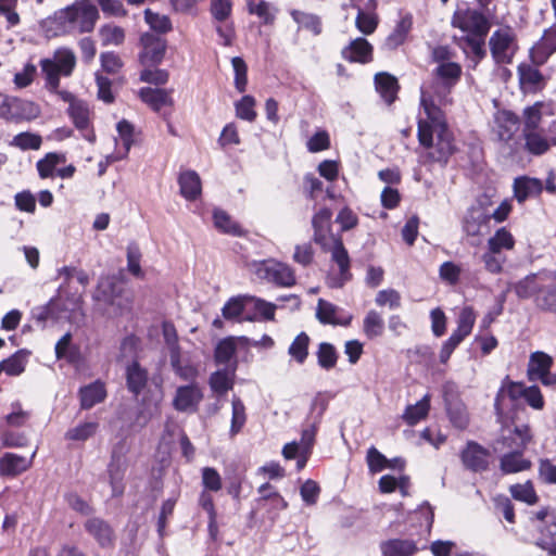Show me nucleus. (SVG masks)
Here are the masks:
<instances>
[{
	"instance_id": "nucleus-1",
	"label": "nucleus",
	"mask_w": 556,
	"mask_h": 556,
	"mask_svg": "<svg viewBox=\"0 0 556 556\" xmlns=\"http://www.w3.org/2000/svg\"><path fill=\"white\" fill-rule=\"evenodd\" d=\"M420 104L427 119H419L417 135L419 143L428 150L419 154V163L424 166L439 164L444 167L456 151L454 136L443 111L424 88L420 91Z\"/></svg>"
},
{
	"instance_id": "nucleus-2",
	"label": "nucleus",
	"mask_w": 556,
	"mask_h": 556,
	"mask_svg": "<svg viewBox=\"0 0 556 556\" xmlns=\"http://www.w3.org/2000/svg\"><path fill=\"white\" fill-rule=\"evenodd\" d=\"M531 441L532 433L528 425L515 427L514 431L503 439V443L511 448L500 458V469L504 475L517 473L531 468V460L523 457V452Z\"/></svg>"
},
{
	"instance_id": "nucleus-3",
	"label": "nucleus",
	"mask_w": 556,
	"mask_h": 556,
	"mask_svg": "<svg viewBox=\"0 0 556 556\" xmlns=\"http://www.w3.org/2000/svg\"><path fill=\"white\" fill-rule=\"evenodd\" d=\"M92 299L112 316H122L131 309L132 299L114 276H101Z\"/></svg>"
},
{
	"instance_id": "nucleus-4",
	"label": "nucleus",
	"mask_w": 556,
	"mask_h": 556,
	"mask_svg": "<svg viewBox=\"0 0 556 556\" xmlns=\"http://www.w3.org/2000/svg\"><path fill=\"white\" fill-rule=\"evenodd\" d=\"M77 315L84 316L81 294H73L67 296V299L56 295L51 298L47 304L31 309V318L42 324L49 318L55 320L64 318L75 321Z\"/></svg>"
},
{
	"instance_id": "nucleus-5",
	"label": "nucleus",
	"mask_w": 556,
	"mask_h": 556,
	"mask_svg": "<svg viewBox=\"0 0 556 556\" xmlns=\"http://www.w3.org/2000/svg\"><path fill=\"white\" fill-rule=\"evenodd\" d=\"M249 267L257 278L278 287L290 288L296 283L293 268L277 260L252 261Z\"/></svg>"
},
{
	"instance_id": "nucleus-6",
	"label": "nucleus",
	"mask_w": 556,
	"mask_h": 556,
	"mask_svg": "<svg viewBox=\"0 0 556 556\" xmlns=\"http://www.w3.org/2000/svg\"><path fill=\"white\" fill-rule=\"evenodd\" d=\"M489 205L490 199L484 197L467 208L462 220L467 237L481 238L490 231Z\"/></svg>"
},
{
	"instance_id": "nucleus-7",
	"label": "nucleus",
	"mask_w": 556,
	"mask_h": 556,
	"mask_svg": "<svg viewBox=\"0 0 556 556\" xmlns=\"http://www.w3.org/2000/svg\"><path fill=\"white\" fill-rule=\"evenodd\" d=\"M99 17L97 7L91 0H80L60 12L59 18L68 23L77 24L81 33H89L93 29Z\"/></svg>"
},
{
	"instance_id": "nucleus-8",
	"label": "nucleus",
	"mask_w": 556,
	"mask_h": 556,
	"mask_svg": "<svg viewBox=\"0 0 556 556\" xmlns=\"http://www.w3.org/2000/svg\"><path fill=\"white\" fill-rule=\"evenodd\" d=\"M128 447L125 440L117 442L111 453V459L108 465L109 482L112 488V496L117 497L124 493V477L127 470Z\"/></svg>"
},
{
	"instance_id": "nucleus-9",
	"label": "nucleus",
	"mask_w": 556,
	"mask_h": 556,
	"mask_svg": "<svg viewBox=\"0 0 556 556\" xmlns=\"http://www.w3.org/2000/svg\"><path fill=\"white\" fill-rule=\"evenodd\" d=\"M489 46L492 58L498 64L510 63L518 50L516 35L514 30L507 26L493 31L489 39Z\"/></svg>"
},
{
	"instance_id": "nucleus-10",
	"label": "nucleus",
	"mask_w": 556,
	"mask_h": 556,
	"mask_svg": "<svg viewBox=\"0 0 556 556\" xmlns=\"http://www.w3.org/2000/svg\"><path fill=\"white\" fill-rule=\"evenodd\" d=\"M554 358L545 352L535 351L529 356L527 377L530 381H540L544 387H556V372L552 371Z\"/></svg>"
},
{
	"instance_id": "nucleus-11",
	"label": "nucleus",
	"mask_w": 556,
	"mask_h": 556,
	"mask_svg": "<svg viewBox=\"0 0 556 556\" xmlns=\"http://www.w3.org/2000/svg\"><path fill=\"white\" fill-rule=\"evenodd\" d=\"M39 114V106L33 101L0 96V117L7 121H31Z\"/></svg>"
},
{
	"instance_id": "nucleus-12",
	"label": "nucleus",
	"mask_w": 556,
	"mask_h": 556,
	"mask_svg": "<svg viewBox=\"0 0 556 556\" xmlns=\"http://www.w3.org/2000/svg\"><path fill=\"white\" fill-rule=\"evenodd\" d=\"M327 408V403L324 400L316 397L311 405V414L305 420L301 439L298 442L302 451L313 452L316 434L323 419V415Z\"/></svg>"
},
{
	"instance_id": "nucleus-13",
	"label": "nucleus",
	"mask_w": 556,
	"mask_h": 556,
	"mask_svg": "<svg viewBox=\"0 0 556 556\" xmlns=\"http://www.w3.org/2000/svg\"><path fill=\"white\" fill-rule=\"evenodd\" d=\"M452 25L463 34H488L490 29L484 14L476 9L457 10L452 17Z\"/></svg>"
},
{
	"instance_id": "nucleus-14",
	"label": "nucleus",
	"mask_w": 556,
	"mask_h": 556,
	"mask_svg": "<svg viewBox=\"0 0 556 556\" xmlns=\"http://www.w3.org/2000/svg\"><path fill=\"white\" fill-rule=\"evenodd\" d=\"M526 388L525 383L511 381L508 377L502 381L494 400V409L498 420L503 421L509 405L514 406L518 399L523 397Z\"/></svg>"
},
{
	"instance_id": "nucleus-15",
	"label": "nucleus",
	"mask_w": 556,
	"mask_h": 556,
	"mask_svg": "<svg viewBox=\"0 0 556 556\" xmlns=\"http://www.w3.org/2000/svg\"><path fill=\"white\" fill-rule=\"evenodd\" d=\"M333 244L330 249L331 260L339 266V274L330 277L328 285L331 288H342L348 281L352 279L351 261L346 249L343 245L341 238H332Z\"/></svg>"
},
{
	"instance_id": "nucleus-16",
	"label": "nucleus",
	"mask_w": 556,
	"mask_h": 556,
	"mask_svg": "<svg viewBox=\"0 0 556 556\" xmlns=\"http://www.w3.org/2000/svg\"><path fill=\"white\" fill-rule=\"evenodd\" d=\"M142 50L139 53V61L143 66L159 65L166 52V40L151 33H144L140 37Z\"/></svg>"
},
{
	"instance_id": "nucleus-17",
	"label": "nucleus",
	"mask_w": 556,
	"mask_h": 556,
	"mask_svg": "<svg viewBox=\"0 0 556 556\" xmlns=\"http://www.w3.org/2000/svg\"><path fill=\"white\" fill-rule=\"evenodd\" d=\"M203 400L202 389L197 383L178 387L173 399V406L182 413H194Z\"/></svg>"
},
{
	"instance_id": "nucleus-18",
	"label": "nucleus",
	"mask_w": 556,
	"mask_h": 556,
	"mask_svg": "<svg viewBox=\"0 0 556 556\" xmlns=\"http://www.w3.org/2000/svg\"><path fill=\"white\" fill-rule=\"evenodd\" d=\"M172 89H160L143 87L139 90V97L147 105H149L154 112L161 114L164 118H167L169 112H165V108H172L174 105Z\"/></svg>"
},
{
	"instance_id": "nucleus-19",
	"label": "nucleus",
	"mask_w": 556,
	"mask_h": 556,
	"mask_svg": "<svg viewBox=\"0 0 556 556\" xmlns=\"http://www.w3.org/2000/svg\"><path fill=\"white\" fill-rule=\"evenodd\" d=\"M488 34H463L454 36L453 41L477 65L485 55V38Z\"/></svg>"
},
{
	"instance_id": "nucleus-20",
	"label": "nucleus",
	"mask_w": 556,
	"mask_h": 556,
	"mask_svg": "<svg viewBox=\"0 0 556 556\" xmlns=\"http://www.w3.org/2000/svg\"><path fill=\"white\" fill-rule=\"evenodd\" d=\"M413 24L414 21L410 13L400 12L399 20L396 21L392 31L384 39L382 48L388 51H394L399 47L403 46L408 39V35L413 29Z\"/></svg>"
},
{
	"instance_id": "nucleus-21",
	"label": "nucleus",
	"mask_w": 556,
	"mask_h": 556,
	"mask_svg": "<svg viewBox=\"0 0 556 556\" xmlns=\"http://www.w3.org/2000/svg\"><path fill=\"white\" fill-rule=\"evenodd\" d=\"M556 52V23L545 29L541 39L530 49L533 64L543 65Z\"/></svg>"
},
{
	"instance_id": "nucleus-22",
	"label": "nucleus",
	"mask_w": 556,
	"mask_h": 556,
	"mask_svg": "<svg viewBox=\"0 0 556 556\" xmlns=\"http://www.w3.org/2000/svg\"><path fill=\"white\" fill-rule=\"evenodd\" d=\"M520 128L518 115L511 111H497L494 115V130L501 141L509 142Z\"/></svg>"
},
{
	"instance_id": "nucleus-23",
	"label": "nucleus",
	"mask_w": 556,
	"mask_h": 556,
	"mask_svg": "<svg viewBox=\"0 0 556 556\" xmlns=\"http://www.w3.org/2000/svg\"><path fill=\"white\" fill-rule=\"evenodd\" d=\"M67 114L75 127L83 132V137L89 142H94L96 135L89 129L90 111L87 103L83 100L72 102V105H68Z\"/></svg>"
},
{
	"instance_id": "nucleus-24",
	"label": "nucleus",
	"mask_w": 556,
	"mask_h": 556,
	"mask_svg": "<svg viewBox=\"0 0 556 556\" xmlns=\"http://www.w3.org/2000/svg\"><path fill=\"white\" fill-rule=\"evenodd\" d=\"M341 55L348 62L367 64L372 61L374 48L367 39L358 37L342 49Z\"/></svg>"
},
{
	"instance_id": "nucleus-25",
	"label": "nucleus",
	"mask_w": 556,
	"mask_h": 556,
	"mask_svg": "<svg viewBox=\"0 0 556 556\" xmlns=\"http://www.w3.org/2000/svg\"><path fill=\"white\" fill-rule=\"evenodd\" d=\"M490 453L476 442H469L462 452V460L466 468L478 472L488 468Z\"/></svg>"
},
{
	"instance_id": "nucleus-26",
	"label": "nucleus",
	"mask_w": 556,
	"mask_h": 556,
	"mask_svg": "<svg viewBox=\"0 0 556 556\" xmlns=\"http://www.w3.org/2000/svg\"><path fill=\"white\" fill-rule=\"evenodd\" d=\"M108 392L104 382L96 380L87 386L79 388L78 396L81 409H90L97 404L104 402Z\"/></svg>"
},
{
	"instance_id": "nucleus-27",
	"label": "nucleus",
	"mask_w": 556,
	"mask_h": 556,
	"mask_svg": "<svg viewBox=\"0 0 556 556\" xmlns=\"http://www.w3.org/2000/svg\"><path fill=\"white\" fill-rule=\"evenodd\" d=\"M382 556H414L418 552L417 543L412 539H389L379 545Z\"/></svg>"
},
{
	"instance_id": "nucleus-28",
	"label": "nucleus",
	"mask_w": 556,
	"mask_h": 556,
	"mask_svg": "<svg viewBox=\"0 0 556 556\" xmlns=\"http://www.w3.org/2000/svg\"><path fill=\"white\" fill-rule=\"evenodd\" d=\"M36 451L30 458L20 456L14 453H5L0 457V475L7 477H15L26 471L30 466Z\"/></svg>"
},
{
	"instance_id": "nucleus-29",
	"label": "nucleus",
	"mask_w": 556,
	"mask_h": 556,
	"mask_svg": "<svg viewBox=\"0 0 556 556\" xmlns=\"http://www.w3.org/2000/svg\"><path fill=\"white\" fill-rule=\"evenodd\" d=\"M514 197L519 203H523L527 199L541 194L543 184L538 178L520 176L514 180Z\"/></svg>"
},
{
	"instance_id": "nucleus-30",
	"label": "nucleus",
	"mask_w": 556,
	"mask_h": 556,
	"mask_svg": "<svg viewBox=\"0 0 556 556\" xmlns=\"http://www.w3.org/2000/svg\"><path fill=\"white\" fill-rule=\"evenodd\" d=\"M251 295H238L229 299L224 305L222 313L226 319H237L253 321L256 319L255 315H244L248 307L251 306Z\"/></svg>"
},
{
	"instance_id": "nucleus-31",
	"label": "nucleus",
	"mask_w": 556,
	"mask_h": 556,
	"mask_svg": "<svg viewBox=\"0 0 556 556\" xmlns=\"http://www.w3.org/2000/svg\"><path fill=\"white\" fill-rule=\"evenodd\" d=\"M340 311L334 304L319 299L316 308V317L323 325H340L349 326L352 321V315L345 317H338L337 313Z\"/></svg>"
},
{
	"instance_id": "nucleus-32",
	"label": "nucleus",
	"mask_w": 556,
	"mask_h": 556,
	"mask_svg": "<svg viewBox=\"0 0 556 556\" xmlns=\"http://www.w3.org/2000/svg\"><path fill=\"white\" fill-rule=\"evenodd\" d=\"M534 544L546 552L548 556H556V510H553L549 519L540 530V535Z\"/></svg>"
},
{
	"instance_id": "nucleus-33",
	"label": "nucleus",
	"mask_w": 556,
	"mask_h": 556,
	"mask_svg": "<svg viewBox=\"0 0 556 556\" xmlns=\"http://www.w3.org/2000/svg\"><path fill=\"white\" fill-rule=\"evenodd\" d=\"M331 217L332 212L328 207L320 208L312 219V225L314 228V241L317 244H320L323 248L326 247L328 235L331 230Z\"/></svg>"
},
{
	"instance_id": "nucleus-34",
	"label": "nucleus",
	"mask_w": 556,
	"mask_h": 556,
	"mask_svg": "<svg viewBox=\"0 0 556 556\" xmlns=\"http://www.w3.org/2000/svg\"><path fill=\"white\" fill-rule=\"evenodd\" d=\"M375 86L377 92L388 105L395 101L400 86L397 79L393 75L386 72L376 74Z\"/></svg>"
},
{
	"instance_id": "nucleus-35",
	"label": "nucleus",
	"mask_w": 556,
	"mask_h": 556,
	"mask_svg": "<svg viewBox=\"0 0 556 556\" xmlns=\"http://www.w3.org/2000/svg\"><path fill=\"white\" fill-rule=\"evenodd\" d=\"M85 529L102 547L112 545L114 533L111 526L103 519L97 517L88 519L85 522Z\"/></svg>"
},
{
	"instance_id": "nucleus-36",
	"label": "nucleus",
	"mask_w": 556,
	"mask_h": 556,
	"mask_svg": "<svg viewBox=\"0 0 556 556\" xmlns=\"http://www.w3.org/2000/svg\"><path fill=\"white\" fill-rule=\"evenodd\" d=\"M538 66L536 64L532 65L529 63H521L518 66V76L521 86L531 91L541 90L545 85L544 77Z\"/></svg>"
},
{
	"instance_id": "nucleus-37",
	"label": "nucleus",
	"mask_w": 556,
	"mask_h": 556,
	"mask_svg": "<svg viewBox=\"0 0 556 556\" xmlns=\"http://www.w3.org/2000/svg\"><path fill=\"white\" fill-rule=\"evenodd\" d=\"M126 383L128 391L135 396L139 395L148 383V371L137 361L126 368Z\"/></svg>"
},
{
	"instance_id": "nucleus-38",
	"label": "nucleus",
	"mask_w": 556,
	"mask_h": 556,
	"mask_svg": "<svg viewBox=\"0 0 556 556\" xmlns=\"http://www.w3.org/2000/svg\"><path fill=\"white\" fill-rule=\"evenodd\" d=\"M180 194L189 201L195 200L202 191L201 179L197 172L186 170L178 177Z\"/></svg>"
},
{
	"instance_id": "nucleus-39",
	"label": "nucleus",
	"mask_w": 556,
	"mask_h": 556,
	"mask_svg": "<svg viewBox=\"0 0 556 556\" xmlns=\"http://www.w3.org/2000/svg\"><path fill=\"white\" fill-rule=\"evenodd\" d=\"M433 75L441 80L442 87L448 93L460 79L462 66L456 62L442 63L434 68Z\"/></svg>"
},
{
	"instance_id": "nucleus-40",
	"label": "nucleus",
	"mask_w": 556,
	"mask_h": 556,
	"mask_svg": "<svg viewBox=\"0 0 556 556\" xmlns=\"http://www.w3.org/2000/svg\"><path fill=\"white\" fill-rule=\"evenodd\" d=\"M446 412L452 425L464 430L469 425V414L466 405L459 399H445Z\"/></svg>"
},
{
	"instance_id": "nucleus-41",
	"label": "nucleus",
	"mask_w": 556,
	"mask_h": 556,
	"mask_svg": "<svg viewBox=\"0 0 556 556\" xmlns=\"http://www.w3.org/2000/svg\"><path fill=\"white\" fill-rule=\"evenodd\" d=\"M213 222L215 228L223 233L233 237H242L247 233V231L224 210L215 208L213 211Z\"/></svg>"
},
{
	"instance_id": "nucleus-42",
	"label": "nucleus",
	"mask_w": 556,
	"mask_h": 556,
	"mask_svg": "<svg viewBox=\"0 0 556 556\" xmlns=\"http://www.w3.org/2000/svg\"><path fill=\"white\" fill-rule=\"evenodd\" d=\"M430 400L431 396L429 393H427L416 404L407 405L402 415V419L405 421V424L408 426H415L425 419L430 410Z\"/></svg>"
},
{
	"instance_id": "nucleus-43",
	"label": "nucleus",
	"mask_w": 556,
	"mask_h": 556,
	"mask_svg": "<svg viewBox=\"0 0 556 556\" xmlns=\"http://www.w3.org/2000/svg\"><path fill=\"white\" fill-rule=\"evenodd\" d=\"M170 365L175 374L185 381L195 383V379L199 375L197 366L191 364L189 361H182L180 357V351H172L170 353Z\"/></svg>"
},
{
	"instance_id": "nucleus-44",
	"label": "nucleus",
	"mask_w": 556,
	"mask_h": 556,
	"mask_svg": "<svg viewBox=\"0 0 556 556\" xmlns=\"http://www.w3.org/2000/svg\"><path fill=\"white\" fill-rule=\"evenodd\" d=\"M311 338L304 331L300 332L294 340L291 342L288 354L299 365H303L308 356V346Z\"/></svg>"
},
{
	"instance_id": "nucleus-45",
	"label": "nucleus",
	"mask_w": 556,
	"mask_h": 556,
	"mask_svg": "<svg viewBox=\"0 0 556 556\" xmlns=\"http://www.w3.org/2000/svg\"><path fill=\"white\" fill-rule=\"evenodd\" d=\"M515 247L514 236L505 227L498 228L495 233L488 240V250L502 253V251L513 250Z\"/></svg>"
},
{
	"instance_id": "nucleus-46",
	"label": "nucleus",
	"mask_w": 556,
	"mask_h": 556,
	"mask_svg": "<svg viewBox=\"0 0 556 556\" xmlns=\"http://www.w3.org/2000/svg\"><path fill=\"white\" fill-rule=\"evenodd\" d=\"M317 364L325 370H331L336 367L339 354L333 344L320 342L316 351Z\"/></svg>"
},
{
	"instance_id": "nucleus-47",
	"label": "nucleus",
	"mask_w": 556,
	"mask_h": 556,
	"mask_svg": "<svg viewBox=\"0 0 556 556\" xmlns=\"http://www.w3.org/2000/svg\"><path fill=\"white\" fill-rule=\"evenodd\" d=\"M290 15L295 23L302 28L309 30L315 36L321 34L323 25L321 20L318 15L313 13H306L299 10L290 11Z\"/></svg>"
},
{
	"instance_id": "nucleus-48",
	"label": "nucleus",
	"mask_w": 556,
	"mask_h": 556,
	"mask_svg": "<svg viewBox=\"0 0 556 556\" xmlns=\"http://www.w3.org/2000/svg\"><path fill=\"white\" fill-rule=\"evenodd\" d=\"M363 331L368 339H375L383 334L384 321L378 312L371 309L366 314L363 321Z\"/></svg>"
},
{
	"instance_id": "nucleus-49",
	"label": "nucleus",
	"mask_w": 556,
	"mask_h": 556,
	"mask_svg": "<svg viewBox=\"0 0 556 556\" xmlns=\"http://www.w3.org/2000/svg\"><path fill=\"white\" fill-rule=\"evenodd\" d=\"M525 148L533 155H542L549 149L548 140L538 130L523 132Z\"/></svg>"
},
{
	"instance_id": "nucleus-50",
	"label": "nucleus",
	"mask_w": 556,
	"mask_h": 556,
	"mask_svg": "<svg viewBox=\"0 0 556 556\" xmlns=\"http://www.w3.org/2000/svg\"><path fill=\"white\" fill-rule=\"evenodd\" d=\"M102 46H121L125 40V30L114 24H105L99 28Z\"/></svg>"
},
{
	"instance_id": "nucleus-51",
	"label": "nucleus",
	"mask_w": 556,
	"mask_h": 556,
	"mask_svg": "<svg viewBox=\"0 0 556 556\" xmlns=\"http://www.w3.org/2000/svg\"><path fill=\"white\" fill-rule=\"evenodd\" d=\"M255 104L256 101L254 97L250 94L243 96L240 100L235 102L236 116L240 119L253 123L257 117Z\"/></svg>"
},
{
	"instance_id": "nucleus-52",
	"label": "nucleus",
	"mask_w": 556,
	"mask_h": 556,
	"mask_svg": "<svg viewBox=\"0 0 556 556\" xmlns=\"http://www.w3.org/2000/svg\"><path fill=\"white\" fill-rule=\"evenodd\" d=\"M99 428V424L96 421H86L77 425L74 428L68 429L65 432V440L68 441H80L84 442L89 438L93 437Z\"/></svg>"
},
{
	"instance_id": "nucleus-53",
	"label": "nucleus",
	"mask_w": 556,
	"mask_h": 556,
	"mask_svg": "<svg viewBox=\"0 0 556 556\" xmlns=\"http://www.w3.org/2000/svg\"><path fill=\"white\" fill-rule=\"evenodd\" d=\"M232 412H231V425H230V435L233 437L238 434L245 425L247 415H245V406L240 397L233 396L231 401Z\"/></svg>"
},
{
	"instance_id": "nucleus-54",
	"label": "nucleus",
	"mask_w": 556,
	"mask_h": 556,
	"mask_svg": "<svg viewBox=\"0 0 556 556\" xmlns=\"http://www.w3.org/2000/svg\"><path fill=\"white\" fill-rule=\"evenodd\" d=\"M236 341L235 338H225L218 342L215 349L214 358L218 365H228L232 361L236 354Z\"/></svg>"
},
{
	"instance_id": "nucleus-55",
	"label": "nucleus",
	"mask_w": 556,
	"mask_h": 556,
	"mask_svg": "<svg viewBox=\"0 0 556 556\" xmlns=\"http://www.w3.org/2000/svg\"><path fill=\"white\" fill-rule=\"evenodd\" d=\"M232 371H235V368H232ZM232 374L233 372L230 374L226 369L213 372L208 379L212 391L218 394H225L228 390L232 389Z\"/></svg>"
},
{
	"instance_id": "nucleus-56",
	"label": "nucleus",
	"mask_w": 556,
	"mask_h": 556,
	"mask_svg": "<svg viewBox=\"0 0 556 556\" xmlns=\"http://www.w3.org/2000/svg\"><path fill=\"white\" fill-rule=\"evenodd\" d=\"M41 71L46 79V88L50 91H56L60 86L61 72L56 68L54 61L51 59H42L40 61Z\"/></svg>"
},
{
	"instance_id": "nucleus-57",
	"label": "nucleus",
	"mask_w": 556,
	"mask_h": 556,
	"mask_svg": "<svg viewBox=\"0 0 556 556\" xmlns=\"http://www.w3.org/2000/svg\"><path fill=\"white\" fill-rule=\"evenodd\" d=\"M144 21L153 29L160 34H166L172 30V21L167 15L153 12L150 9L144 10Z\"/></svg>"
},
{
	"instance_id": "nucleus-58",
	"label": "nucleus",
	"mask_w": 556,
	"mask_h": 556,
	"mask_svg": "<svg viewBox=\"0 0 556 556\" xmlns=\"http://www.w3.org/2000/svg\"><path fill=\"white\" fill-rule=\"evenodd\" d=\"M231 65L235 72V88L238 92L243 93L248 86V66L240 56H233L231 59Z\"/></svg>"
},
{
	"instance_id": "nucleus-59",
	"label": "nucleus",
	"mask_w": 556,
	"mask_h": 556,
	"mask_svg": "<svg viewBox=\"0 0 556 556\" xmlns=\"http://www.w3.org/2000/svg\"><path fill=\"white\" fill-rule=\"evenodd\" d=\"M476 321V314L472 307H464L457 318V328L454 332L458 333L463 338L468 337L473 328Z\"/></svg>"
},
{
	"instance_id": "nucleus-60",
	"label": "nucleus",
	"mask_w": 556,
	"mask_h": 556,
	"mask_svg": "<svg viewBox=\"0 0 556 556\" xmlns=\"http://www.w3.org/2000/svg\"><path fill=\"white\" fill-rule=\"evenodd\" d=\"M53 61L63 76H70L76 64L75 54L70 49L58 50Z\"/></svg>"
},
{
	"instance_id": "nucleus-61",
	"label": "nucleus",
	"mask_w": 556,
	"mask_h": 556,
	"mask_svg": "<svg viewBox=\"0 0 556 556\" xmlns=\"http://www.w3.org/2000/svg\"><path fill=\"white\" fill-rule=\"evenodd\" d=\"M513 288L519 299H529L540 291L534 274L526 276L523 279L516 282Z\"/></svg>"
},
{
	"instance_id": "nucleus-62",
	"label": "nucleus",
	"mask_w": 556,
	"mask_h": 556,
	"mask_svg": "<svg viewBox=\"0 0 556 556\" xmlns=\"http://www.w3.org/2000/svg\"><path fill=\"white\" fill-rule=\"evenodd\" d=\"M511 496L520 502H525L529 505H533L538 501V495L530 481L523 484H514L510 486Z\"/></svg>"
},
{
	"instance_id": "nucleus-63",
	"label": "nucleus",
	"mask_w": 556,
	"mask_h": 556,
	"mask_svg": "<svg viewBox=\"0 0 556 556\" xmlns=\"http://www.w3.org/2000/svg\"><path fill=\"white\" fill-rule=\"evenodd\" d=\"M41 137L33 132H20L13 137L11 144L23 150H38L41 146Z\"/></svg>"
},
{
	"instance_id": "nucleus-64",
	"label": "nucleus",
	"mask_w": 556,
	"mask_h": 556,
	"mask_svg": "<svg viewBox=\"0 0 556 556\" xmlns=\"http://www.w3.org/2000/svg\"><path fill=\"white\" fill-rule=\"evenodd\" d=\"M462 267L451 261L444 262L439 268V277L448 286H456L459 282Z\"/></svg>"
}]
</instances>
